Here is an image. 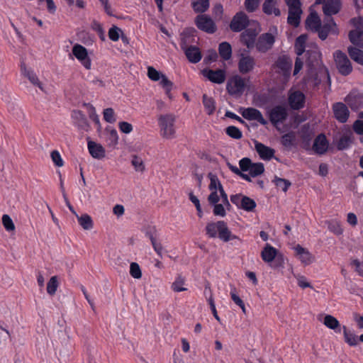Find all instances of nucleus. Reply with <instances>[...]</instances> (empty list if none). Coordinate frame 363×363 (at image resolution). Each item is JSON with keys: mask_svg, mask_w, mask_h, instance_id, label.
I'll return each mask as SVG.
<instances>
[{"mask_svg": "<svg viewBox=\"0 0 363 363\" xmlns=\"http://www.w3.org/2000/svg\"><path fill=\"white\" fill-rule=\"evenodd\" d=\"M90 155L95 159H103L106 156L104 147L99 143L89 140L87 144Z\"/></svg>", "mask_w": 363, "mask_h": 363, "instance_id": "nucleus-24", "label": "nucleus"}, {"mask_svg": "<svg viewBox=\"0 0 363 363\" xmlns=\"http://www.w3.org/2000/svg\"><path fill=\"white\" fill-rule=\"evenodd\" d=\"M164 74L161 73L160 72L157 71L155 68L153 67H147V77L150 79H151L153 82H157L162 78V77Z\"/></svg>", "mask_w": 363, "mask_h": 363, "instance_id": "nucleus-53", "label": "nucleus"}, {"mask_svg": "<svg viewBox=\"0 0 363 363\" xmlns=\"http://www.w3.org/2000/svg\"><path fill=\"white\" fill-rule=\"evenodd\" d=\"M202 73L205 77L215 84H222L226 78L225 72L223 69H203Z\"/></svg>", "mask_w": 363, "mask_h": 363, "instance_id": "nucleus-17", "label": "nucleus"}, {"mask_svg": "<svg viewBox=\"0 0 363 363\" xmlns=\"http://www.w3.org/2000/svg\"><path fill=\"white\" fill-rule=\"evenodd\" d=\"M21 74L26 77L30 82L37 86L43 92H46L43 84L40 81L36 74L30 69H28L24 63L21 65Z\"/></svg>", "mask_w": 363, "mask_h": 363, "instance_id": "nucleus-16", "label": "nucleus"}, {"mask_svg": "<svg viewBox=\"0 0 363 363\" xmlns=\"http://www.w3.org/2000/svg\"><path fill=\"white\" fill-rule=\"evenodd\" d=\"M306 96L301 91H292L289 92L288 101L291 108L294 110H299L304 106Z\"/></svg>", "mask_w": 363, "mask_h": 363, "instance_id": "nucleus-13", "label": "nucleus"}, {"mask_svg": "<svg viewBox=\"0 0 363 363\" xmlns=\"http://www.w3.org/2000/svg\"><path fill=\"white\" fill-rule=\"evenodd\" d=\"M255 60L249 55H241L238 63L239 71L242 74L250 72L255 67Z\"/></svg>", "mask_w": 363, "mask_h": 363, "instance_id": "nucleus-23", "label": "nucleus"}, {"mask_svg": "<svg viewBox=\"0 0 363 363\" xmlns=\"http://www.w3.org/2000/svg\"><path fill=\"white\" fill-rule=\"evenodd\" d=\"M277 250L267 244L261 252V257L262 260L267 263H272L277 257Z\"/></svg>", "mask_w": 363, "mask_h": 363, "instance_id": "nucleus-26", "label": "nucleus"}, {"mask_svg": "<svg viewBox=\"0 0 363 363\" xmlns=\"http://www.w3.org/2000/svg\"><path fill=\"white\" fill-rule=\"evenodd\" d=\"M345 101L352 109H358L363 106V95L352 91L345 97Z\"/></svg>", "mask_w": 363, "mask_h": 363, "instance_id": "nucleus-19", "label": "nucleus"}, {"mask_svg": "<svg viewBox=\"0 0 363 363\" xmlns=\"http://www.w3.org/2000/svg\"><path fill=\"white\" fill-rule=\"evenodd\" d=\"M131 163L136 171L143 172L145 170V164L143 160L137 155L133 156Z\"/></svg>", "mask_w": 363, "mask_h": 363, "instance_id": "nucleus-58", "label": "nucleus"}, {"mask_svg": "<svg viewBox=\"0 0 363 363\" xmlns=\"http://www.w3.org/2000/svg\"><path fill=\"white\" fill-rule=\"evenodd\" d=\"M72 52L73 55L86 69H91V61L88 55V52L85 47L79 44H75L72 48Z\"/></svg>", "mask_w": 363, "mask_h": 363, "instance_id": "nucleus-9", "label": "nucleus"}, {"mask_svg": "<svg viewBox=\"0 0 363 363\" xmlns=\"http://www.w3.org/2000/svg\"><path fill=\"white\" fill-rule=\"evenodd\" d=\"M185 284V279L182 276H178L175 281L172 284V289L175 292H182L187 290L186 287L184 286Z\"/></svg>", "mask_w": 363, "mask_h": 363, "instance_id": "nucleus-44", "label": "nucleus"}, {"mask_svg": "<svg viewBox=\"0 0 363 363\" xmlns=\"http://www.w3.org/2000/svg\"><path fill=\"white\" fill-rule=\"evenodd\" d=\"M334 59L336 67L341 74L347 76L352 72V64L345 53L340 50H337L334 53Z\"/></svg>", "mask_w": 363, "mask_h": 363, "instance_id": "nucleus-3", "label": "nucleus"}, {"mask_svg": "<svg viewBox=\"0 0 363 363\" xmlns=\"http://www.w3.org/2000/svg\"><path fill=\"white\" fill-rule=\"evenodd\" d=\"M106 131L108 133V140L109 141L110 145H116L118 140L117 131L113 128L110 130L106 129Z\"/></svg>", "mask_w": 363, "mask_h": 363, "instance_id": "nucleus-59", "label": "nucleus"}, {"mask_svg": "<svg viewBox=\"0 0 363 363\" xmlns=\"http://www.w3.org/2000/svg\"><path fill=\"white\" fill-rule=\"evenodd\" d=\"M325 223L328 225L329 230L334 234L340 235L343 233V229L340 221L337 220H330L326 221Z\"/></svg>", "mask_w": 363, "mask_h": 363, "instance_id": "nucleus-39", "label": "nucleus"}, {"mask_svg": "<svg viewBox=\"0 0 363 363\" xmlns=\"http://www.w3.org/2000/svg\"><path fill=\"white\" fill-rule=\"evenodd\" d=\"M275 65L280 70L279 72L284 76L289 77L290 75L292 68V60L287 55L279 57Z\"/></svg>", "mask_w": 363, "mask_h": 363, "instance_id": "nucleus-18", "label": "nucleus"}, {"mask_svg": "<svg viewBox=\"0 0 363 363\" xmlns=\"http://www.w3.org/2000/svg\"><path fill=\"white\" fill-rule=\"evenodd\" d=\"M252 162L251 160L248 157H244L239 162V165L242 171L247 172L249 171Z\"/></svg>", "mask_w": 363, "mask_h": 363, "instance_id": "nucleus-64", "label": "nucleus"}, {"mask_svg": "<svg viewBox=\"0 0 363 363\" xmlns=\"http://www.w3.org/2000/svg\"><path fill=\"white\" fill-rule=\"evenodd\" d=\"M203 104L208 115H212L216 109L215 101L212 97L203 95Z\"/></svg>", "mask_w": 363, "mask_h": 363, "instance_id": "nucleus-38", "label": "nucleus"}, {"mask_svg": "<svg viewBox=\"0 0 363 363\" xmlns=\"http://www.w3.org/2000/svg\"><path fill=\"white\" fill-rule=\"evenodd\" d=\"M59 283L57 276L52 277L47 284V292L48 294L53 296L58 288Z\"/></svg>", "mask_w": 363, "mask_h": 363, "instance_id": "nucleus-46", "label": "nucleus"}, {"mask_svg": "<svg viewBox=\"0 0 363 363\" xmlns=\"http://www.w3.org/2000/svg\"><path fill=\"white\" fill-rule=\"evenodd\" d=\"M250 25V21L244 11L238 12L232 18L230 28L233 32H240Z\"/></svg>", "mask_w": 363, "mask_h": 363, "instance_id": "nucleus-7", "label": "nucleus"}, {"mask_svg": "<svg viewBox=\"0 0 363 363\" xmlns=\"http://www.w3.org/2000/svg\"><path fill=\"white\" fill-rule=\"evenodd\" d=\"M270 122L273 125L283 123L287 118L288 113L285 107L276 106L268 111Z\"/></svg>", "mask_w": 363, "mask_h": 363, "instance_id": "nucleus-11", "label": "nucleus"}, {"mask_svg": "<svg viewBox=\"0 0 363 363\" xmlns=\"http://www.w3.org/2000/svg\"><path fill=\"white\" fill-rule=\"evenodd\" d=\"M218 51L220 57L225 60H228L230 59L232 56V48L230 43L227 42H223L219 45Z\"/></svg>", "mask_w": 363, "mask_h": 363, "instance_id": "nucleus-36", "label": "nucleus"}, {"mask_svg": "<svg viewBox=\"0 0 363 363\" xmlns=\"http://www.w3.org/2000/svg\"><path fill=\"white\" fill-rule=\"evenodd\" d=\"M158 125L162 138L172 140L176 137V116L173 113L161 114L158 116Z\"/></svg>", "mask_w": 363, "mask_h": 363, "instance_id": "nucleus-2", "label": "nucleus"}, {"mask_svg": "<svg viewBox=\"0 0 363 363\" xmlns=\"http://www.w3.org/2000/svg\"><path fill=\"white\" fill-rule=\"evenodd\" d=\"M72 118L76 121L77 125L87 130L89 128V123L85 115L81 111H74L72 114Z\"/></svg>", "mask_w": 363, "mask_h": 363, "instance_id": "nucleus-32", "label": "nucleus"}, {"mask_svg": "<svg viewBox=\"0 0 363 363\" xmlns=\"http://www.w3.org/2000/svg\"><path fill=\"white\" fill-rule=\"evenodd\" d=\"M351 23L356 28L349 33L350 42L356 45H363L362 42V37L363 36V18L360 17L354 18L351 19Z\"/></svg>", "mask_w": 363, "mask_h": 363, "instance_id": "nucleus-5", "label": "nucleus"}, {"mask_svg": "<svg viewBox=\"0 0 363 363\" xmlns=\"http://www.w3.org/2000/svg\"><path fill=\"white\" fill-rule=\"evenodd\" d=\"M295 138V133L290 132L282 135L281 143L284 147H291L294 145Z\"/></svg>", "mask_w": 363, "mask_h": 363, "instance_id": "nucleus-48", "label": "nucleus"}, {"mask_svg": "<svg viewBox=\"0 0 363 363\" xmlns=\"http://www.w3.org/2000/svg\"><path fill=\"white\" fill-rule=\"evenodd\" d=\"M130 274L135 279L142 277V272L139 264L136 262H132L130 266Z\"/></svg>", "mask_w": 363, "mask_h": 363, "instance_id": "nucleus-55", "label": "nucleus"}, {"mask_svg": "<svg viewBox=\"0 0 363 363\" xmlns=\"http://www.w3.org/2000/svg\"><path fill=\"white\" fill-rule=\"evenodd\" d=\"M235 289L234 288L233 291H231V293H230L231 298L233 299V301L235 302V304H237L238 306H239L241 308L242 312L244 313H246L245 306L242 300L235 293Z\"/></svg>", "mask_w": 363, "mask_h": 363, "instance_id": "nucleus-61", "label": "nucleus"}, {"mask_svg": "<svg viewBox=\"0 0 363 363\" xmlns=\"http://www.w3.org/2000/svg\"><path fill=\"white\" fill-rule=\"evenodd\" d=\"M277 6V0H265L262 5V11L267 15L274 14V16H279L281 11Z\"/></svg>", "mask_w": 363, "mask_h": 363, "instance_id": "nucleus-28", "label": "nucleus"}, {"mask_svg": "<svg viewBox=\"0 0 363 363\" xmlns=\"http://www.w3.org/2000/svg\"><path fill=\"white\" fill-rule=\"evenodd\" d=\"M329 143L324 134L318 135L313 143V150L318 155L325 154L328 149Z\"/></svg>", "mask_w": 363, "mask_h": 363, "instance_id": "nucleus-20", "label": "nucleus"}, {"mask_svg": "<svg viewBox=\"0 0 363 363\" xmlns=\"http://www.w3.org/2000/svg\"><path fill=\"white\" fill-rule=\"evenodd\" d=\"M273 182L278 188L281 189L284 192H286L289 187L291 185V183L289 180L279 178L277 176L274 177Z\"/></svg>", "mask_w": 363, "mask_h": 363, "instance_id": "nucleus-49", "label": "nucleus"}, {"mask_svg": "<svg viewBox=\"0 0 363 363\" xmlns=\"http://www.w3.org/2000/svg\"><path fill=\"white\" fill-rule=\"evenodd\" d=\"M264 164L261 162H257L252 163L248 172L251 177H255L262 174L264 172Z\"/></svg>", "mask_w": 363, "mask_h": 363, "instance_id": "nucleus-45", "label": "nucleus"}, {"mask_svg": "<svg viewBox=\"0 0 363 363\" xmlns=\"http://www.w3.org/2000/svg\"><path fill=\"white\" fill-rule=\"evenodd\" d=\"M274 42V35L272 33H265L259 35L255 43V46L259 52H266L272 48Z\"/></svg>", "mask_w": 363, "mask_h": 363, "instance_id": "nucleus-10", "label": "nucleus"}, {"mask_svg": "<svg viewBox=\"0 0 363 363\" xmlns=\"http://www.w3.org/2000/svg\"><path fill=\"white\" fill-rule=\"evenodd\" d=\"M160 84L162 86L165 90V93L169 99H172L173 98L171 90L173 87V82H171L166 75H163L162 78H160Z\"/></svg>", "mask_w": 363, "mask_h": 363, "instance_id": "nucleus-41", "label": "nucleus"}, {"mask_svg": "<svg viewBox=\"0 0 363 363\" xmlns=\"http://www.w3.org/2000/svg\"><path fill=\"white\" fill-rule=\"evenodd\" d=\"M51 158L56 166L59 167L63 166L64 162L58 151L53 150L51 152Z\"/></svg>", "mask_w": 363, "mask_h": 363, "instance_id": "nucleus-62", "label": "nucleus"}, {"mask_svg": "<svg viewBox=\"0 0 363 363\" xmlns=\"http://www.w3.org/2000/svg\"><path fill=\"white\" fill-rule=\"evenodd\" d=\"M255 150L260 158L264 160H269L274 156V150L261 143H255Z\"/></svg>", "mask_w": 363, "mask_h": 363, "instance_id": "nucleus-25", "label": "nucleus"}, {"mask_svg": "<svg viewBox=\"0 0 363 363\" xmlns=\"http://www.w3.org/2000/svg\"><path fill=\"white\" fill-rule=\"evenodd\" d=\"M350 57L358 64L363 65V50L354 47L348 48Z\"/></svg>", "mask_w": 363, "mask_h": 363, "instance_id": "nucleus-37", "label": "nucleus"}, {"mask_svg": "<svg viewBox=\"0 0 363 363\" xmlns=\"http://www.w3.org/2000/svg\"><path fill=\"white\" fill-rule=\"evenodd\" d=\"M195 32L196 30L193 28H187L182 33L180 46L183 50L189 48V44L193 42Z\"/></svg>", "mask_w": 363, "mask_h": 363, "instance_id": "nucleus-27", "label": "nucleus"}, {"mask_svg": "<svg viewBox=\"0 0 363 363\" xmlns=\"http://www.w3.org/2000/svg\"><path fill=\"white\" fill-rule=\"evenodd\" d=\"M333 112L335 118L340 123H345L350 116V111L346 104L337 102L333 105Z\"/></svg>", "mask_w": 363, "mask_h": 363, "instance_id": "nucleus-15", "label": "nucleus"}, {"mask_svg": "<svg viewBox=\"0 0 363 363\" xmlns=\"http://www.w3.org/2000/svg\"><path fill=\"white\" fill-rule=\"evenodd\" d=\"M323 323L326 328L335 332H340V323L339 320L331 315H325Z\"/></svg>", "mask_w": 363, "mask_h": 363, "instance_id": "nucleus-30", "label": "nucleus"}, {"mask_svg": "<svg viewBox=\"0 0 363 363\" xmlns=\"http://www.w3.org/2000/svg\"><path fill=\"white\" fill-rule=\"evenodd\" d=\"M296 256L300 259V261L305 265L313 263L315 260L314 257L309 252V251L302 247L300 245H297L294 247Z\"/></svg>", "mask_w": 363, "mask_h": 363, "instance_id": "nucleus-22", "label": "nucleus"}, {"mask_svg": "<svg viewBox=\"0 0 363 363\" xmlns=\"http://www.w3.org/2000/svg\"><path fill=\"white\" fill-rule=\"evenodd\" d=\"M302 13L301 9H289V16L287 18L288 23L294 26H298L300 23L301 15Z\"/></svg>", "mask_w": 363, "mask_h": 363, "instance_id": "nucleus-33", "label": "nucleus"}, {"mask_svg": "<svg viewBox=\"0 0 363 363\" xmlns=\"http://www.w3.org/2000/svg\"><path fill=\"white\" fill-rule=\"evenodd\" d=\"M184 51L187 59L191 63H197L201 59L200 50L196 46H189V48H186Z\"/></svg>", "mask_w": 363, "mask_h": 363, "instance_id": "nucleus-29", "label": "nucleus"}, {"mask_svg": "<svg viewBox=\"0 0 363 363\" xmlns=\"http://www.w3.org/2000/svg\"><path fill=\"white\" fill-rule=\"evenodd\" d=\"M262 0H245L244 6L246 11L249 13L255 12L259 6Z\"/></svg>", "mask_w": 363, "mask_h": 363, "instance_id": "nucleus-51", "label": "nucleus"}, {"mask_svg": "<svg viewBox=\"0 0 363 363\" xmlns=\"http://www.w3.org/2000/svg\"><path fill=\"white\" fill-rule=\"evenodd\" d=\"M191 6L196 13H204L209 8V0H192Z\"/></svg>", "mask_w": 363, "mask_h": 363, "instance_id": "nucleus-35", "label": "nucleus"}, {"mask_svg": "<svg viewBox=\"0 0 363 363\" xmlns=\"http://www.w3.org/2000/svg\"><path fill=\"white\" fill-rule=\"evenodd\" d=\"M76 217L77 218V221L79 225L84 230H90L93 228L94 222L91 217L89 215L86 213L82 214L81 216L76 214Z\"/></svg>", "mask_w": 363, "mask_h": 363, "instance_id": "nucleus-31", "label": "nucleus"}, {"mask_svg": "<svg viewBox=\"0 0 363 363\" xmlns=\"http://www.w3.org/2000/svg\"><path fill=\"white\" fill-rule=\"evenodd\" d=\"M351 143L352 140L350 137L348 135H344L340 138L337 147L339 150H342L347 148Z\"/></svg>", "mask_w": 363, "mask_h": 363, "instance_id": "nucleus-57", "label": "nucleus"}, {"mask_svg": "<svg viewBox=\"0 0 363 363\" xmlns=\"http://www.w3.org/2000/svg\"><path fill=\"white\" fill-rule=\"evenodd\" d=\"M91 28L98 33L101 40H105L104 31L100 23L96 21H94L91 23Z\"/></svg>", "mask_w": 363, "mask_h": 363, "instance_id": "nucleus-60", "label": "nucleus"}, {"mask_svg": "<svg viewBox=\"0 0 363 363\" xmlns=\"http://www.w3.org/2000/svg\"><path fill=\"white\" fill-rule=\"evenodd\" d=\"M241 201L242 204L240 206V208L246 211H252L256 207L255 201L248 196H243Z\"/></svg>", "mask_w": 363, "mask_h": 363, "instance_id": "nucleus-43", "label": "nucleus"}, {"mask_svg": "<svg viewBox=\"0 0 363 363\" xmlns=\"http://www.w3.org/2000/svg\"><path fill=\"white\" fill-rule=\"evenodd\" d=\"M315 32L318 33V37L321 40H325L329 33L337 34L338 29L333 19L328 18L327 22H325L323 26L320 25Z\"/></svg>", "mask_w": 363, "mask_h": 363, "instance_id": "nucleus-14", "label": "nucleus"}, {"mask_svg": "<svg viewBox=\"0 0 363 363\" xmlns=\"http://www.w3.org/2000/svg\"><path fill=\"white\" fill-rule=\"evenodd\" d=\"M123 31L118 27L113 26L108 30V37L113 41H118Z\"/></svg>", "mask_w": 363, "mask_h": 363, "instance_id": "nucleus-54", "label": "nucleus"}, {"mask_svg": "<svg viewBox=\"0 0 363 363\" xmlns=\"http://www.w3.org/2000/svg\"><path fill=\"white\" fill-rule=\"evenodd\" d=\"M245 79L238 75H235L228 79L226 89L230 95L240 96L245 91Z\"/></svg>", "mask_w": 363, "mask_h": 363, "instance_id": "nucleus-8", "label": "nucleus"}, {"mask_svg": "<svg viewBox=\"0 0 363 363\" xmlns=\"http://www.w3.org/2000/svg\"><path fill=\"white\" fill-rule=\"evenodd\" d=\"M341 0H327L323 6V13L328 18L337 13L341 9Z\"/></svg>", "mask_w": 363, "mask_h": 363, "instance_id": "nucleus-21", "label": "nucleus"}, {"mask_svg": "<svg viewBox=\"0 0 363 363\" xmlns=\"http://www.w3.org/2000/svg\"><path fill=\"white\" fill-rule=\"evenodd\" d=\"M225 133L229 137L233 139L238 140L242 137V133L240 130L233 125L227 127L225 129Z\"/></svg>", "mask_w": 363, "mask_h": 363, "instance_id": "nucleus-50", "label": "nucleus"}, {"mask_svg": "<svg viewBox=\"0 0 363 363\" xmlns=\"http://www.w3.org/2000/svg\"><path fill=\"white\" fill-rule=\"evenodd\" d=\"M343 335L345 341L350 346H356L358 344V337L353 333L348 331L345 326H343Z\"/></svg>", "mask_w": 363, "mask_h": 363, "instance_id": "nucleus-42", "label": "nucleus"}, {"mask_svg": "<svg viewBox=\"0 0 363 363\" xmlns=\"http://www.w3.org/2000/svg\"><path fill=\"white\" fill-rule=\"evenodd\" d=\"M104 119L109 123H113L116 122V115L114 110L112 108H105L103 111Z\"/></svg>", "mask_w": 363, "mask_h": 363, "instance_id": "nucleus-52", "label": "nucleus"}, {"mask_svg": "<svg viewBox=\"0 0 363 363\" xmlns=\"http://www.w3.org/2000/svg\"><path fill=\"white\" fill-rule=\"evenodd\" d=\"M242 116L247 121H257L262 125H267V121L265 120L258 109L255 108H242L240 110Z\"/></svg>", "mask_w": 363, "mask_h": 363, "instance_id": "nucleus-12", "label": "nucleus"}, {"mask_svg": "<svg viewBox=\"0 0 363 363\" xmlns=\"http://www.w3.org/2000/svg\"><path fill=\"white\" fill-rule=\"evenodd\" d=\"M206 235L211 238L218 237L223 242L236 239L242 242L239 237L231 233L226 223L223 220L208 223L206 226Z\"/></svg>", "mask_w": 363, "mask_h": 363, "instance_id": "nucleus-1", "label": "nucleus"}, {"mask_svg": "<svg viewBox=\"0 0 363 363\" xmlns=\"http://www.w3.org/2000/svg\"><path fill=\"white\" fill-rule=\"evenodd\" d=\"M306 39V35H301L296 38L294 48L298 56L301 55L304 52Z\"/></svg>", "mask_w": 363, "mask_h": 363, "instance_id": "nucleus-40", "label": "nucleus"}, {"mask_svg": "<svg viewBox=\"0 0 363 363\" xmlns=\"http://www.w3.org/2000/svg\"><path fill=\"white\" fill-rule=\"evenodd\" d=\"M295 277L297 280V284L298 285L302 288V289H305V288H311V284L307 281V279L304 277V276H302V275H295Z\"/></svg>", "mask_w": 363, "mask_h": 363, "instance_id": "nucleus-63", "label": "nucleus"}, {"mask_svg": "<svg viewBox=\"0 0 363 363\" xmlns=\"http://www.w3.org/2000/svg\"><path fill=\"white\" fill-rule=\"evenodd\" d=\"M253 27L245 29L240 35L241 42L248 48H252L255 44V38L260 31L259 24L256 21H252Z\"/></svg>", "mask_w": 363, "mask_h": 363, "instance_id": "nucleus-6", "label": "nucleus"}, {"mask_svg": "<svg viewBox=\"0 0 363 363\" xmlns=\"http://www.w3.org/2000/svg\"><path fill=\"white\" fill-rule=\"evenodd\" d=\"M208 177L211 182L208 186L210 191H217L220 189V186H223L216 174L210 172L208 174Z\"/></svg>", "mask_w": 363, "mask_h": 363, "instance_id": "nucleus-47", "label": "nucleus"}, {"mask_svg": "<svg viewBox=\"0 0 363 363\" xmlns=\"http://www.w3.org/2000/svg\"><path fill=\"white\" fill-rule=\"evenodd\" d=\"M306 26L313 31H316L321 25L320 19L315 13H311L306 21Z\"/></svg>", "mask_w": 363, "mask_h": 363, "instance_id": "nucleus-34", "label": "nucleus"}, {"mask_svg": "<svg viewBox=\"0 0 363 363\" xmlns=\"http://www.w3.org/2000/svg\"><path fill=\"white\" fill-rule=\"evenodd\" d=\"M196 27L207 33H214L217 30V26L213 19L208 15L199 14L194 20Z\"/></svg>", "mask_w": 363, "mask_h": 363, "instance_id": "nucleus-4", "label": "nucleus"}, {"mask_svg": "<svg viewBox=\"0 0 363 363\" xmlns=\"http://www.w3.org/2000/svg\"><path fill=\"white\" fill-rule=\"evenodd\" d=\"M2 223L7 231L15 230V225L9 215L4 214L2 216Z\"/></svg>", "mask_w": 363, "mask_h": 363, "instance_id": "nucleus-56", "label": "nucleus"}]
</instances>
